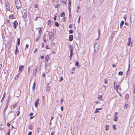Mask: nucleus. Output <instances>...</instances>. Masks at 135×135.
I'll return each mask as SVG.
<instances>
[{"label":"nucleus","mask_w":135,"mask_h":135,"mask_svg":"<svg viewBox=\"0 0 135 135\" xmlns=\"http://www.w3.org/2000/svg\"><path fill=\"white\" fill-rule=\"evenodd\" d=\"M60 16L61 17H63L65 16V14L64 12H62L60 15Z\"/></svg>","instance_id":"obj_24"},{"label":"nucleus","mask_w":135,"mask_h":135,"mask_svg":"<svg viewBox=\"0 0 135 135\" xmlns=\"http://www.w3.org/2000/svg\"><path fill=\"white\" fill-rule=\"evenodd\" d=\"M33 114L32 113H30L29 115L30 116H32L33 115Z\"/></svg>","instance_id":"obj_53"},{"label":"nucleus","mask_w":135,"mask_h":135,"mask_svg":"<svg viewBox=\"0 0 135 135\" xmlns=\"http://www.w3.org/2000/svg\"><path fill=\"white\" fill-rule=\"evenodd\" d=\"M20 114V112L19 111H18V112L17 114V116H18Z\"/></svg>","instance_id":"obj_60"},{"label":"nucleus","mask_w":135,"mask_h":135,"mask_svg":"<svg viewBox=\"0 0 135 135\" xmlns=\"http://www.w3.org/2000/svg\"><path fill=\"white\" fill-rule=\"evenodd\" d=\"M55 25L56 26L58 27L59 26V25L58 23L56 22H55Z\"/></svg>","instance_id":"obj_27"},{"label":"nucleus","mask_w":135,"mask_h":135,"mask_svg":"<svg viewBox=\"0 0 135 135\" xmlns=\"http://www.w3.org/2000/svg\"><path fill=\"white\" fill-rule=\"evenodd\" d=\"M45 76H46L45 74H43V75H42V76H43V77H44H44H45Z\"/></svg>","instance_id":"obj_63"},{"label":"nucleus","mask_w":135,"mask_h":135,"mask_svg":"<svg viewBox=\"0 0 135 135\" xmlns=\"http://www.w3.org/2000/svg\"><path fill=\"white\" fill-rule=\"evenodd\" d=\"M60 101H61V104H62V102L63 101V100L62 99V98H61L60 99Z\"/></svg>","instance_id":"obj_50"},{"label":"nucleus","mask_w":135,"mask_h":135,"mask_svg":"<svg viewBox=\"0 0 135 135\" xmlns=\"http://www.w3.org/2000/svg\"><path fill=\"white\" fill-rule=\"evenodd\" d=\"M28 128L29 129H31V130H32V126L31 125H30L28 127Z\"/></svg>","instance_id":"obj_31"},{"label":"nucleus","mask_w":135,"mask_h":135,"mask_svg":"<svg viewBox=\"0 0 135 135\" xmlns=\"http://www.w3.org/2000/svg\"><path fill=\"white\" fill-rule=\"evenodd\" d=\"M19 76H20V74L18 73L16 76L15 77V79H16V78H18L19 77Z\"/></svg>","instance_id":"obj_39"},{"label":"nucleus","mask_w":135,"mask_h":135,"mask_svg":"<svg viewBox=\"0 0 135 135\" xmlns=\"http://www.w3.org/2000/svg\"><path fill=\"white\" fill-rule=\"evenodd\" d=\"M75 65L79 68H80V65L78 61H76Z\"/></svg>","instance_id":"obj_18"},{"label":"nucleus","mask_w":135,"mask_h":135,"mask_svg":"<svg viewBox=\"0 0 135 135\" xmlns=\"http://www.w3.org/2000/svg\"><path fill=\"white\" fill-rule=\"evenodd\" d=\"M129 66H128V70L127 72V75H129V73L128 72V71H129Z\"/></svg>","instance_id":"obj_34"},{"label":"nucleus","mask_w":135,"mask_h":135,"mask_svg":"<svg viewBox=\"0 0 135 135\" xmlns=\"http://www.w3.org/2000/svg\"><path fill=\"white\" fill-rule=\"evenodd\" d=\"M118 118L117 117V116H114V120L115 121H117V119Z\"/></svg>","instance_id":"obj_28"},{"label":"nucleus","mask_w":135,"mask_h":135,"mask_svg":"<svg viewBox=\"0 0 135 135\" xmlns=\"http://www.w3.org/2000/svg\"><path fill=\"white\" fill-rule=\"evenodd\" d=\"M28 44H27L26 46V48L27 49L28 47Z\"/></svg>","instance_id":"obj_61"},{"label":"nucleus","mask_w":135,"mask_h":135,"mask_svg":"<svg viewBox=\"0 0 135 135\" xmlns=\"http://www.w3.org/2000/svg\"><path fill=\"white\" fill-rule=\"evenodd\" d=\"M129 105L127 104H126L124 107V109H126L127 108L129 107Z\"/></svg>","instance_id":"obj_20"},{"label":"nucleus","mask_w":135,"mask_h":135,"mask_svg":"<svg viewBox=\"0 0 135 135\" xmlns=\"http://www.w3.org/2000/svg\"><path fill=\"white\" fill-rule=\"evenodd\" d=\"M133 93L135 94V88L133 90Z\"/></svg>","instance_id":"obj_64"},{"label":"nucleus","mask_w":135,"mask_h":135,"mask_svg":"<svg viewBox=\"0 0 135 135\" xmlns=\"http://www.w3.org/2000/svg\"><path fill=\"white\" fill-rule=\"evenodd\" d=\"M17 103H14L13 104V108L14 109H15L16 107Z\"/></svg>","instance_id":"obj_25"},{"label":"nucleus","mask_w":135,"mask_h":135,"mask_svg":"<svg viewBox=\"0 0 135 135\" xmlns=\"http://www.w3.org/2000/svg\"><path fill=\"white\" fill-rule=\"evenodd\" d=\"M16 49L15 50V55H16L17 52H18L19 51L18 50L17 47V46H16Z\"/></svg>","instance_id":"obj_21"},{"label":"nucleus","mask_w":135,"mask_h":135,"mask_svg":"<svg viewBox=\"0 0 135 135\" xmlns=\"http://www.w3.org/2000/svg\"><path fill=\"white\" fill-rule=\"evenodd\" d=\"M80 16H79L78 19V23H79L80 22Z\"/></svg>","instance_id":"obj_38"},{"label":"nucleus","mask_w":135,"mask_h":135,"mask_svg":"<svg viewBox=\"0 0 135 135\" xmlns=\"http://www.w3.org/2000/svg\"><path fill=\"white\" fill-rule=\"evenodd\" d=\"M35 86L33 85V86H32V90L33 91H34L35 90Z\"/></svg>","instance_id":"obj_41"},{"label":"nucleus","mask_w":135,"mask_h":135,"mask_svg":"<svg viewBox=\"0 0 135 135\" xmlns=\"http://www.w3.org/2000/svg\"><path fill=\"white\" fill-rule=\"evenodd\" d=\"M44 56H41V57H40V58L41 59H43L44 58Z\"/></svg>","instance_id":"obj_59"},{"label":"nucleus","mask_w":135,"mask_h":135,"mask_svg":"<svg viewBox=\"0 0 135 135\" xmlns=\"http://www.w3.org/2000/svg\"><path fill=\"white\" fill-rule=\"evenodd\" d=\"M46 91H49L50 90V87L49 86H47Z\"/></svg>","instance_id":"obj_26"},{"label":"nucleus","mask_w":135,"mask_h":135,"mask_svg":"<svg viewBox=\"0 0 135 135\" xmlns=\"http://www.w3.org/2000/svg\"><path fill=\"white\" fill-rule=\"evenodd\" d=\"M118 74L119 75H122L123 74V72L122 71H120L119 72Z\"/></svg>","instance_id":"obj_29"},{"label":"nucleus","mask_w":135,"mask_h":135,"mask_svg":"<svg viewBox=\"0 0 135 135\" xmlns=\"http://www.w3.org/2000/svg\"><path fill=\"white\" fill-rule=\"evenodd\" d=\"M15 116L16 114L13 112V111H10L7 114V116H8L10 118L13 119L15 118Z\"/></svg>","instance_id":"obj_1"},{"label":"nucleus","mask_w":135,"mask_h":135,"mask_svg":"<svg viewBox=\"0 0 135 135\" xmlns=\"http://www.w3.org/2000/svg\"><path fill=\"white\" fill-rule=\"evenodd\" d=\"M123 17V18L124 19V20H125V21H126L127 18L126 16V15H124Z\"/></svg>","instance_id":"obj_47"},{"label":"nucleus","mask_w":135,"mask_h":135,"mask_svg":"<svg viewBox=\"0 0 135 135\" xmlns=\"http://www.w3.org/2000/svg\"><path fill=\"white\" fill-rule=\"evenodd\" d=\"M72 24H71L69 26V27L70 29L71 28L73 27V26H72Z\"/></svg>","instance_id":"obj_49"},{"label":"nucleus","mask_w":135,"mask_h":135,"mask_svg":"<svg viewBox=\"0 0 135 135\" xmlns=\"http://www.w3.org/2000/svg\"><path fill=\"white\" fill-rule=\"evenodd\" d=\"M61 110L62 111H63V109H64L63 107V106L61 107Z\"/></svg>","instance_id":"obj_55"},{"label":"nucleus","mask_w":135,"mask_h":135,"mask_svg":"<svg viewBox=\"0 0 135 135\" xmlns=\"http://www.w3.org/2000/svg\"><path fill=\"white\" fill-rule=\"evenodd\" d=\"M49 38L51 40H53L54 38V35L53 33L52 32H50L49 33Z\"/></svg>","instance_id":"obj_5"},{"label":"nucleus","mask_w":135,"mask_h":135,"mask_svg":"<svg viewBox=\"0 0 135 135\" xmlns=\"http://www.w3.org/2000/svg\"><path fill=\"white\" fill-rule=\"evenodd\" d=\"M39 103V99H37L35 102V107L36 108L37 107V105Z\"/></svg>","instance_id":"obj_11"},{"label":"nucleus","mask_w":135,"mask_h":135,"mask_svg":"<svg viewBox=\"0 0 135 135\" xmlns=\"http://www.w3.org/2000/svg\"><path fill=\"white\" fill-rule=\"evenodd\" d=\"M116 66V65L115 64H113L112 65V66L113 68H114V67H115Z\"/></svg>","instance_id":"obj_56"},{"label":"nucleus","mask_w":135,"mask_h":135,"mask_svg":"<svg viewBox=\"0 0 135 135\" xmlns=\"http://www.w3.org/2000/svg\"><path fill=\"white\" fill-rule=\"evenodd\" d=\"M131 38L129 37L128 38V42L131 43Z\"/></svg>","instance_id":"obj_44"},{"label":"nucleus","mask_w":135,"mask_h":135,"mask_svg":"<svg viewBox=\"0 0 135 135\" xmlns=\"http://www.w3.org/2000/svg\"><path fill=\"white\" fill-rule=\"evenodd\" d=\"M34 7L35 8H38V5L37 4H35L34 5Z\"/></svg>","instance_id":"obj_42"},{"label":"nucleus","mask_w":135,"mask_h":135,"mask_svg":"<svg viewBox=\"0 0 135 135\" xmlns=\"http://www.w3.org/2000/svg\"><path fill=\"white\" fill-rule=\"evenodd\" d=\"M73 35H70L69 36V40L70 41H71L73 40Z\"/></svg>","instance_id":"obj_14"},{"label":"nucleus","mask_w":135,"mask_h":135,"mask_svg":"<svg viewBox=\"0 0 135 135\" xmlns=\"http://www.w3.org/2000/svg\"><path fill=\"white\" fill-rule=\"evenodd\" d=\"M113 128L115 130H116V126L115 125H113Z\"/></svg>","instance_id":"obj_35"},{"label":"nucleus","mask_w":135,"mask_h":135,"mask_svg":"<svg viewBox=\"0 0 135 135\" xmlns=\"http://www.w3.org/2000/svg\"><path fill=\"white\" fill-rule=\"evenodd\" d=\"M129 97V96L128 94H126L125 96L126 99H128Z\"/></svg>","instance_id":"obj_32"},{"label":"nucleus","mask_w":135,"mask_h":135,"mask_svg":"<svg viewBox=\"0 0 135 135\" xmlns=\"http://www.w3.org/2000/svg\"><path fill=\"white\" fill-rule=\"evenodd\" d=\"M99 112V111L98 110H96L94 112V113H96L98 112Z\"/></svg>","instance_id":"obj_52"},{"label":"nucleus","mask_w":135,"mask_h":135,"mask_svg":"<svg viewBox=\"0 0 135 135\" xmlns=\"http://www.w3.org/2000/svg\"><path fill=\"white\" fill-rule=\"evenodd\" d=\"M108 83V81L107 79H105L104 83L105 84H107Z\"/></svg>","instance_id":"obj_46"},{"label":"nucleus","mask_w":135,"mask_h":135,"mask_svg":"<svg viewBox=\"0 0 135 135\" xmlns=\"http://www.w3.org/2000/svg\"><path fill=\"white\" fill-rule=\"evenodd\" d=\"M42 30L41 29H40L38 32V33L39 34H41V33Z\"/></svg>","instance_id":"obj_48"},{"label":"nucleus","mask_w":135,"mask_h":135,"mask_svg":"<svg viewBox=\"0 0 135 135\" xmlns=\"http://www.w3.org/2000/svg\"><path fill=\"white\" fill-rule=\"evenodd\" d=\"M5 95H6V93L4 92V94H3V97H2V98L1 100V102H2V101H3V100L4 98V97H5Z\"/></svg>","instance_id":"obj_23"},{"label":"nucleus","mask_w":135,"mask_h":135,"mask_svg":"<svg viewBox=\"0 0 135 135\" xmlns=\"http://www.w3.org/2000/svg\"><path fill=\"white\" fill-rule=\"evenodd\" d=\"M69 1V3H68V6L69 7V11L70 13L69 14V18L70 19L71 18V14H70V11H71V8H70V6H71V2L70 0H68Z\"/></svg>","instance_id":"obj_4"},{"label":"nucleus","mask_w":135,"mask_h":135,"mask_svg":"<svg viewBox=\"0 0 135 135\" xmlns=\"http://www.w3.org/2000/svg\"><path fill=\"white\" fill-rule=\"evenodd\" d=\"M62 20L63 22H65L66 21V17H64V18H62Z\"/></svg>","instance_id":"obj_30"},{"label":"nucleus","mask_w":135,"mask_h":135,"mask_svg":"<svg viewBox=\"0 0 135 135\" xmlns=\"http://www.w3.org/2000/svg\"><path fill=\"white\" fill-rule=\"evenodd\" d=\"M117 82L116 81H115L114 82V87H115V84H117Z\"/></svg>","instance_id":"obj_57"},{"label":"nucleus","mask_w":135,"mask_h":135,"mask_svg":"<svg viewBox=\"0 0 135 135\" xmlns=\"http://www.w3.org/2000/svg\"><path fill=\"white\" fill-rule=\"evenodd\" d=\"M7 125L8 126H9L11 125V124L9 123H8L7 124Z\"/></svg>","instance_id":"obj_51"},{"label":"nucleus","mask_w":135,"mask_h":135,"mask_svg":"<svg viewBox=\"0 0 135 135\" xmlns=\"http://www.w3.org/2000/svg\"><path fill=\"white\" fill-rule=\"evenodd\" d=\"M56 16H54V21H55L56 20Z\"/></svg>","instance_id":"obj_58"},{"label":"nucleus","mask_w":135,"mask_h":135,"mask_svg":"<svg viewBox=\"0 0 135 135\" xmlns=\"http://www.w3.org/2000/svg\"><path fill=\"white\" fill-rule=\"evenodd\" d=\"M99 44L96 43L94 45V47L95 48V50L96 49V50H98V49L99 47Z\"/></svg>","instance_id":"obj_10"},{"label":"nucleus","mask_w":135,"mask_h":135,"mask_svg":"<svg viewBox=\"0 0 135 135\" xmlns=\"http://www.w3.org/2000/svg\"><path fill=\"white\" fill-rule=\"evenodd\" d=\"M51 20H49L48 21V23L47 24L48 25H49V23L51 22Z\"/></svg>","instance_id":"obj_45"},{"label":"nucleus","mask_w":135,"mask_h":135,"mask_svg":"<svg viewBox=\"0 0 135 135\" xmlns=\"http://www.w3.org/2000/svg\"><path fill=\"white\" fill-rule=\"evenodd\" d=\"M105 130L108 131L109 129V126L108 125H106L105 126Z\"/></svg>","instance_id":"obj_17"},{"label":"nucleus","mask_w":135,"mask_h":135,"mask_svg":"<svg viewBox=\"0 0 135 135\" xmlns=\"http://www.w3.org/2000/svg\"><path fill=\"white\" fill-rule=\"evenodd\" d=\"M50 57L48 55H46L45 57V60L46 62H47L49 60Z\"/></svg>","instance_id":"obj_12"},{"label":"nucleus","mask_w":135,"mask_h":135,"mask_svg":"<svg viewBox=\"0 0 135 135\" xmlns=\"http://www.w3.org/2000/svg\"><path fill=\"white\" fill-rule=\"evenodd\" d=\"M59 4H57L56 5V6H55V8H57L59 7Z\"/></svg>","instance_id":"obj_40"},{"label":"nucleus","mask_w":135,"mask_h":135,"mask_svg":"<svg viewBox=\"0 0 135 135\" xmlns=\"http://www.w3.org/2000/svg\"><path fill=\"white\" fill-rule=\"evenodd\" d=\"M24 68V66L23 65L20 66L19 67V72L21 73L22 71V69H23Z\"/></svg>","instance_id":"obj_9"},{"label":"nucleus","mask_w":135,"mask_h":135,"mask_svg":"<svg viewBox=\"0 0 135 135\" xmlns=\"http://www.w3.org/2000/svg\"><path fill=\"white\" fill-rule=\"evenodd\" d=\"M32 133V132H30L28 135H31Z\"/></svg>","instance_id":"obj_54"},{"label":"nucleus","mask_w":135,"mask_h":135,"mask_svg":"<svg viewBox=\"0 0 135 135\" xmlns=\"http://www.w3.org/2000/svg\"><path fill=\"white\" fill-rule=\"evenodd\" d=\"M44 46V43H42V47H43Z\"/></svg>","instance_id":"obj_62"},{"label":"nucleus","mask_w":135,"mask_h":135,"mask_svg":"<svg viewBox=\"0 0 135 135\" xmlns=\"http://www.w3.org/2000/svg\"><path fill=\"white\" fill-rule=\"evenodd\" d=\"M8 4H9L8 3H7V4H6V8L7 9L9 8V6H8Z\"/></svg>","instance_id":"obj_43"},{"label":"nucleus","mask_w":135,"mask_h":135,"mask_svg":"<svg viewBox=\"0 0 135 135\" xmlns=\"http://www.w3.org/2000/svg\"><path fill=\"white\" fill-rule=\"evenodd\" d=\"M124 21H121L120 25V28L122 29V27L123 25L124 24Z\"/></svg>","instance_id":"obj_16"},{"label":"nucleus","mask_w":135,"mask_h":135,"mask_svg":"<svg viewBox=\"0 0 135 135\" xmlns=\"http://www.w3.org/2000/svg\"><path fill=\"white\" fill-rule=\"evenodd\" d=\"M27 11H25V12H24L23 15V17L24 18H26L27 16Z\"/></svg>","instance_id":"obj_13"},{"label":"nucleus","mask_w":135,"mask_h":135,"mask_svg":"<svg viewBox=\"0 0 135 135\" xmlns=\"http://www.w3.org/2000/svg\"><path fill=\"white\" fill-rule=\"evenodd\" d=\"M66 0H62V1L63 3L64 4H66Z\"/></svg>","instance_id":"obj_33"},{"label":"nucleus","mask_w":135,"mask_h":135,"mask_svg":"<svg viewBox=\"0 0 135 135\" xmlns=\"http://www.w3.org/2000/svg\"><path fill=\"white\" fill-rule=\"evenodd\" d=\"M38 68V66H36L34 69L33 71V75H35L37 72V70Z\"/></svg>","instance_id":"obj_8"},{"label":"nucleus","mask_w":135,"mask_h":135,"mask_svg":"<svg viewBox=\"0 0 135 135\" xmlns=\"http://www.w3.org/2000/svg\"><path fill=\"white\" fill-rule=\"evenodd\" d=\"M15 3L17 9L18 10L21 6V1L19 0H15Z\"/></svg>","instance_id":"obj_2"},{"label":"nucleus","mask_w":135,"mask_h":135,"mask_svg":"<svg viewBox=\"0 0 135 135\" xmlns=\"http://www.w3.org/2000/svg\"><path fill=\"white\" fill-rule=\"evenodd\" d=\"M69 49L70 50V59H71V57L73 56V46L71 45H69Z\"/></svg>","instance_id":"obj_3"},{"label":"nucleus","mask_w":135,"mask_h":135,"mask_svg":"<svg viewBox=\"0 0 135 135\" xmlns=\"http://www.w3.org/2000/svg\"><path fill=\"white\" fill-rule=\"evenodd\" d=\"M8 101L6 105L4 108V109L3 111V114L4 115H5V114L6 113V111L8 107Z\"/></svg>","instance_id":"obj_6"},{"label":"nucleus","mask_w":135,"mask_h":135,"mask_svg":"<svg viewBox=\"0 0 135 135\" xmlns=\"http://www.w3.org/2000/svg\"><path fill=\"white\" fill-rule=\"evenodd\" d=\"M17 45L18 46H19L20 45V38H18L17 39Z\"/></svg>","instance_id":"obj_19"},{"label":"nucleus","mask_w":135,"mask_h":135,"mask_svg":"<svg viewBox=\"0 0 135 135\" xmlns=\"http://www.w3.org/2000/svg\"><path fill=\"white\" fill-rule=\"evenodd\" d=\"M13 27L15 29L16 28V27L18 25V22L16 20L13 23Z\"/></svg>","instance_id":"obj_7"},{"label":"nucleus","mask_w":135,"mask_h":135,"mask_svg":"<svg viewBox=\"0 0 135 135\" xmlns=\"http://www.w3.org/2000/svg\"><path fill=\"white\" fill-rule=\"evenodd\" d=\"M98 38H97V39L96 40H98L100 37V29H98Z\"/></svg>","instance_id":"obj_15"},{"label":"nucleus","mask_w":135,"mask_h":135,"mask_svg":"<svg viewBox=\"0 0 135 135\" xmlns=\"http://www.w3.org/2000/svg\"><path fill=\"white\" fill-rule=\"evenodd\" d=\"M13 17H14V16H13V15H10L9 16V17L10 19H13L14 18H13Z\"/></svg>","instance_id":"obj_22"},{"label":"nucleus","mask_w":135,"mask_h":135,"mask_svg":"<svg viewBox=\"0 0 135 135\" xmlns=\"http://www.w3.org/2000/svg\"><path fill=\"white\" fill-rule=\"evenodd\" d=\"M74 31L73 30H69V32L70 33H73Z\"/></svg>","instance_id":"obj_37"},{"label":"nucleus","mask_w":135,"mask_h":135,"mask_svg":"<svg viewBox=\"0 0 135 135\" xmlns=\"http://www.w3.org/2000/svg\"><path fill=\"white\" fill-rule=\"evenodd\" d=\"M63 78L62 76H61L60 78V79L59 80L60 82H61L63 80Z\"/></svg>","instance_id":"obj_36"}]
</instances>
